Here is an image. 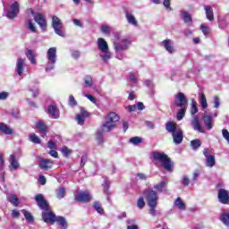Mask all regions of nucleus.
Listing matches in <instances>:
<instances>
[{"label":"nucleus","instance_id":"nucleus-1","mask_svg":"<svg viewBox=\"0 0 229 229\" xmlns=\"http://www.w3.org/2000/svg\"><path fill=\"white\" fill-rule=\"evenodd\" d=\"M35 199L38 203V207H39L41 210H45L42 212L43 221L47 224L51 223L52 225H55V223H56V215L49 210V203H47V200H45L44 195L38 194L36 195Z\"/></svg>","mask_w":229,"mask_h":229},{"label":"nucleus","instance_id":"nucleus-2","mask_svg":"<svg viewBox=\"0 0 229 229\" xmlns=\"http://www.w3.org/2000/svg\"><path fill=\"white\" fill-rule=\"evenodd\" d=\"M120 117L117 114L111 112L108 113L105 118V123H102L100 130L103 133H108L117 127Z\"/></svg>","mask_w":229,"mask_h":229},{"label":"nucleus","instance_id":"nucleus-3","mask_svg":"<svg viewBox=\"0 0 229 229\" xmlns=\"http://www.w3.org/2000/svg\"><path fill=\"white\" fill-rule=\"evenodd\" d=\"M154 160L159 162L165 171H173V161L164 152H153Z\"/></svg>","mask_w":229,"mask_h":229},{"label":"nucleus","instance_id":"nucleus-4","mask_svg":"<svg viewBox=\"0 0 229 229\" xmlns=\"http://www.w3.org/2000/svg\"><path fill=\"white\" fill-rule=\"evenodd\" d=\"M47 66L46 72L53 71L55 69V64H56V47H50L47 52Z\"/></svg>","mask_w":229,"mask_h":229},{"label":"nucleus","instance_id":"nucleus-5","mask_svg":"<svg viewBox=\"0 0 229 229\" xmlns=\"http://www.w3.org/2000/svg\"><path fill=\"white\" fill-rule=\"evenodd\" d=\"M131 46V41L128 38H123L121 41H114V48L116 53H123Z\"/></svg>","mask_w":229,"mask_h":229},{"label":"nucleus","instance_id":"nucleus-6","mask_svg":"<svg viewBox=\"0 0 229 229\" xmlns=\"http://www.w3.org/2000/svg\"><path fill=\"white\" fill-rule=\"evenodd\" d=\"M148 205H158V194L153 190H145L143 192Z\"/></svg>","mask_w":229,"mask_h":229},{"label":"nucleus","instance_id":"nucleus-7","mask_svg":"<svg viewBox=\"0 0 229 229\" xmlns=\"http://www.w3.org/2000/svg\"><path fill=\"white\" fill-rule=\"evenodd\" d=\"M52 27L54 28L55 33H56V35H59V37H65L64 30H62V28H64L62 20H60V18L57 16H52Z\"/></svg>","mask_w":229,"mask_h":229},{"label":"nucleus","instance_id":"nucleus-8","mask_svg":"<svg viewBox=\"0 0 229 229\" xmlns=\"http://www.w3.org/2000/svg\"><path fill=\"white\" fill-rule=\"evenodd\" d=\"M19 12H21V4L19 2H14L7 9L6 17L8 19H15L19 15Z\"/></svg>","mask_w":229,"mask_h":229},{"label":"nucleus","instance_id":"nucleus-9","mask_svg":"<svg viewBox=\"0 0 229 229\" xmlns=\"http://www.w3.org/2000/svg\"><path fill=\"white\" fill-rule=\"evenodd\" d=\"M187 103L188 100L187 98H185V94H183L182 92H179L177 95H175V106H177L178 108H183L187 106Z\"/></svg>","mask_w":229,"mask_h":229},{"label":"nucleus","instance_id":"nucleus-10","mask_svg":"<svg viewBox=\"0 0 229 229\" xmlns=\"http://www.w3.org/2000/svg\"><path fill=\"white\" fill-rule=\"evenodd\" d=\"M90 114L85 110V108L81 107V114H77L75 116V120L77 121V124H80V126H83L85 124V119L89 117Z\"/></svg>","mask_w":229,"mask_h":229},{"label":"nucleus","instance_id":"nucleus-11","mask_svg":"<svg viewBox=\"0 0 229 229\" xmlns=\"http://www.w3.org/2000/svg\"><path fill=\"white\" fill-rule=\"evenodd\" d=\"M217 199H218V201H220L223 205H228L229 191L225 189L218 190Z\"/></svg>","mask_w":229,"mask_h":229},{"label":"nucleus","instance_id":"nucleus-12","mask_svg":"<svg viewBox=\"0 0 229 229\" xmlns=\"http://www.w3.org/2000/svg\"><path fill=\"white\" fill-rule=\"evenodd\" d=\"M92 199V195L89 191H82L75 196V200L79 203H89Z\"/></svg>","mask_w":229,"mask_h":229},{"label":"nucleus","instance_id":"nucleus-13","mask_svg":"<svg viewBox=\"0 0 229 229\" xmlns=\"http://www.w3.org/2000/svg\"><path fill=\"white\" fill-rule=\"evenodd\" d=\"M9 162H10V165H9L10 171H17L19 167H21V164L19 163V160L13 154L10 155Z\"/></svg>","mask_w":229,"mask_h":229},{"label":"nucleus","instance_id":"nucleus-14","mask_svg":"<svg viewBox=\"0 0 229 229\" xmlns=\"http://www.w3.org/2000/svg\"><path fill=\"white\" fill-rule=\"evenodd\" d=\"M191 126L195 131L205 133V131L203 130V127H201V123H199V118H198V116H192Z\"/></svg>","mask_w":229,"mask_h":229},{"label":"nucleus","instance_id":"nucleus-15","mask_svg":"<svg viewBox=\"0 0 229 229\" xmlns=\"http://www.w3.org/2000/svg\"><path fill=\"white\" fill-rule=\"evenodd\" d=\"M173 40L171 39H165L162 42L163 47L165 49V51H167V53H170V55H173L176 52L174 47H173Z\"/></svg>","mask_w":229,"mask_h":229},{"label":"nucleus","instance_id":"nucleus-16","mask_svg":"<svg viewBox=\"0 0 229 229\" xmlns=\"http://www.w3.org/2000/svg\"><path fill=\"white\" fill-rule=\"evenodd\" d=\"M24 64H26V58H19L16 61V72L19 76H22L24 72Z\"/></svg>","mask_w":229,"mask_h":229},{"label":"nucleus","instance_id":"nucleus-17","mask_svg":"<svg viewBox=\"0 0 229 229\" xmlns=\"http://www.w3.org/2000/svg\"><path fill=\"white\" fill-rule=\"evenodd\" d=\"M34 21L35 22H37V24H38L39 28H41V30H46V19L44 18V16L41 13H36L34 15Z\"/></svg>","mask_w":229,"mask_h":229},{"label":"nucleus","instance_id":"nucleus-18","mask_svg":"<svg viewBox=\"0 0 229 229\" xmlns=\"http://www.w3.org/2000/svg\"><path fill=\"white\" fill-rule=\"evenodd\" d=\"M53 161L51 159H41L38 163V165L40 169H43V171H48V169H51L53 167Z\"/></svg>","mask_w":229,"mask_h":229},{"label":"nucleus","instance_id":"nucleus-19","mask_svg":"<svg viewBox=\"0 0 229 229\" xmlns=\"http://www.w3.org/2000/svg\"><path fill=\"white\" fill-rule=\"evenodd\" d=\"M98 47L100 51V53H106L108 51V43H106V40L103 38H98Z\"/></svg>","mask_w":229,"mask_h":229},{"label":"nucleus","instance_id":"nucleus-20","mask_svg":"<svg viewBox=\"0 0 229 229\" xmlns=\"http://www.w3.org/2000/svg\"><path fill=\"white\" fill-rule=\"evenodd\" d=\"M172 135L174 144H182L183 140V131H182V129L177 130Z\"/></svg>","mask_w":229,"mask_h":229},{"label":"nucleus","instance_id":"nucleus-21","mask_svg":"<svg viewBox=\"0 0 229 229\" xmlns=\"http://www.w3.org/2000/svg\"><path fill=\"white\" fill-rule=\"evenodd\" d=\"M36 127L39 130L41 137H46L47 135V125L42 121L36 122Z\"/></svg>","mask_w":229,"mask_h":229},{"label":"nucleus","instance_id":"nucleus-22","mask_svg":"<svg viewBox=\"0 0 229 229\" xmlns=\"http://www.w3.org/2000/svg\"><path fill=\"white\" fill-rule=\"evenodd\" d=\"M203 121L207 130H212V128L214 127V119H212V116L208 114H204Z\"/></svg>","mask_w":229,"mask_h":229},{"label":"nucleus","instance_id":"nucleus-23","mask_svg":"<svg viewBox=\"0 0 229 229\" xmlns=\"http://www.w3.org/2000/svg\"><path fill=\"white\" fill-rule=\"evenodd\" d=\"M125 17L127 19L128 24H131V26H134L137 28L139 26V21H137V18H135V15H133L131 13H126Z\"/></svg>","mask_w":229,"mask_h":229},{"label":"nucleus","instance_id":"nucleus-24","mask_svg":"<svg viewBox=\"0 0 229 229\" xmlns=\"http://www.w3.org/2000/svg\"><path fill=\"white\" fill-rule=\"evenodd\" d=\"M165 130L169 131V133H175L176 131H178V130H180V128L178 127V125L176 123H174V122H168L165 124Z\"/></svg>","mask_w":229,"mask_h":229},{"label":"nucleus","instance_id":"nucleus-25","mask_svg":"<svg viewBox=\"0 0 229 229\" xmlns=\"http://www.w3.org/2000/svg\"><path fill=\"white\" fill-rule=\"evenodd\" d=\"M48 114L49 115H51L53 119H58V117H60V113L58 112V109L55 106H48Z\"/></svg>","mask_w":229,"mask_h":229},{"label":"nucleus","instance_id":"nucleus-26","mask_svg":"<svg viewBox=\"0 0 229 229\" xmlns=\"http://www.w3.org/2000/svg\"><path fill=\"white\" fill-rule=\"evenodd\" d=\"M204 10L206 12V17L208 21H214V11L212 10V6L210 5H205Z\"/></svg>","mask_w":229,"mask_h":229},{"label":"nucleus","instance_id":"nucleus-27","mask_svg":"<svg viewBox=\"0 0 229 229\" xmlns=\"http://www.w3.org/2000/svg\"><path fill=\"white\" fill-rule=\"evenodd\" d=\"M0 131L4 133L5 135H13V130L4 123H0Z\"/></svg>","mask_w":229,"mask_h":229},{"label":"nucleus","instance_id":"nucleus-28","mask_svg":"<svg viewBox=\"0 0 229 229\" xmlns=\"http://www.w3.org/2000/svg\"><path fill=\"white\" fill-rule=\"evenodd\" d=\"M55 223L60 226L62 229H67V220L64 216H57L55 218Z\"/></svg>","mask_w":229,"mask_h":229},{"label":"nucleus","instance_id":"nucleus-29","mask_svg":"<svg viewBox=\"0 0 229 229\" xmlns=\"http://www.w3.org/2000/svg\"><path fill=\"white\" fill-rule=\"evenodd\" d=\"M181 15L182 17V21L186 23V24H192V16L190 15L189 13L182 11L181 13Z\"/></svg>","mask_w":229,"mask_h":229},{"label":"nucleus","instance_id":"nucleus-30","mask_svg":"<svg viewBox=\"0 0 229 229\" xmlns=\"http://www.w3.org/2000/svg\"><path fill=\"white\" fill-rule=\"evenodd\" d=\"M99 56L101 58V60H103L105 62V64H106L108 62V60H110V58H112V53H110V51H108V50L106 52H100Z\"/></svg>","mask_w":229,"mask_h":229},{"label":"nucleus","instance_id":"nucleus-31","mask_svg":"<svg viewBox=\"0 0 229 229\" xmlns=\"http://www.w3.org/2000/svg\"><path fill=\"white\" fill-rule=\"evenodd\" d=\"M92 85H94V81L92 80V77L90 76L84 77V84H83L84 89H90Z\"/></svg>","mask_w":229,"mask_h":229},{"label":"nucleus","instance_id":"nucleus-32","mask_svg":"<svg viewBox=\"0 0 229 229\" xmlns=\"http://www.w3.org/2000/svg\"><path fill=\"white\" fill-rule=\"evenodd\" d=\"M200 106L202 107V110H207V108H208V103L207 102L205 93H200Z\"/></svg>","mask_w":229,"mask_h":229},{"label":"nucleus","instance_id":"nucleus-33","mask_svg":"<svg viewBox=\"0 0 229 229\" xmlns=\"http://www.w3.org/2000/svg\"><path fill=\"white\" fill-rule=\"evenodd\" d=\"M168 182L167 181H162L160 182L158 184H156L154 186V189L157 191V192H162L164 191V189L165 188V186L167 185Z\"/></svg>","mask_w":229,"mask_h":229},{"label":"nucleus","instance_id":"nucleus-34","mask_svg":"<svg viewBox=\"0 0 229 229\" xmlns=\"http://www.w3.org/2000/svg\"><path fill=\"white\" fill-rule=\"evenodd\" d=\"M175 207L179 208V210H185L186 205L184 204L183 200L180 197H178L174 201Z\"/></svg>","mask_w":229,"mask_h":229},{"label":"nucleus","instance_id":"nucleus-35","mask_svg":"<svg viewBox=\"0 0 229 229\" xmlns=\"http://www.w3.org/2000/svg\"><path fill=\"white\" fill-rule=\"evenodd\" d=\"M206 165L207 167H214L216 165V157L210 156L206 157Z\"/></svg>","mask_w":229,"mask_h":229},{"label":"nucleus","instance_id":"nucleus-36","mask_svg":"<svg viewBox=\"0 0 229 229\" xmlns=\"http://www.w3.org/2000/svg\"><path fill=\"white\" fill-rule=\"evenodd\" d=\"M200 30L202 31L203 35H205V37H207V35H210V27H208V25L206 23H202L200 25Z\"/></svg>","mask_w":229,"mask_h":229},{"label":"nucleus","instance_id":"nucleus-37","mask_svg":"<svg viewBox=\"0 0 229 229\" xmlns=\"http://www.w3.org/2000/svg\"><path fill=\"white\" fill-rule=\"evenodd\" d=\"M55 194L58 199H62L63 198H65V188H59L55 190Z\"/></svg>","mask_w":229,"mask_h":229},{"label":"nucleus","instance_id":"nucleus-38","mask_svg":"<svg viewBox=\"0 0 229 229\" xmlns=\"http://www.w3.org/2000/svg\"><path fill=\"white\" fill-rule=\"evenodd\" d=\"M22 214H23L25 219L28 221V223H33V221H35V218L33 217L31 213L23 209Z\"/></svg>","mask_w":229,"mask_h":229},{"label":"nucleus","instance_id":"nucleus-39","mask_svg":"<svg viewBox=\"0 0 229 229\" xmlns=\"http://www.w3.org/2000/svg\"><path fill=\"white\" fill-rule=\"evenodd\" d=\"M220 221H222L225 226H229V213H223L220 216Z\"/></svg>","mask_w":229,"mask_h":229},{"label":"nucleus","instance_id":"nucleus-40","mask_svg":"<svg viewBox=\"0 0 229 229\" xmlns=\"http://www.w3.org/2000/svg\"><path fill=\"white\" fill-rule=\"evenodd\" d=\"M185 112H187V109H185V107H181V109L177 112V121H182V119L185 117Z\"/></svg>","mask_w":229,"mask_h":229},{"label":"nucleus","instance_id":"nucleus-41","mask_svg":"<svg viewBox=\"0 0 229 229\" xmlns=\"http://www.w3.org/2000/svg\"><path fill=\"white\" fill-rule=\"evenodd\" d=\"M26 56L31 64H37V60L35 59V55H33V51L28 50L27 53H26Z\"/></svg>","mask_w":229,"mask_h":229},{"label":"nucleus","instance_id":"nucleus-42","mask_svg":"<svg viewBox=\"0 0 229 229\" xmlns=\"http://www.w3.org/2000/svg\"><path fill=\"white\" fill-rule=\"evenodd\" d=\"M100 30L102 33H104V35H110V33L112 32V28H110V26L108 25H102L100 28Z\"/></svg>","mask_w":229,"mask_h":229},{"label":"nucleus","instance_id":"nucleus-43","mask_svg":"<svg viewBox=\"0 0 229 229\" xmlns=\"http://www.w3.org/2000/svg\"><path fill=\"white\" fill-rule=\"evenodd\" d=\"M93 207H94L95 210L98 212V214H104L105 213V210L103 209V207L101 206V203L95 202L93 204Z\"/></svg>","mask_w":229,"mask_h":229},{"label":"nucleus","instance_id":"nucleus-44","mask_svg":"<svg viewBox=\"0 0 229 229\" xmlns=\"http://www.w3.org/2000/svg\"><path fill=\"white\" fill-rule=\"evenodd\" d=\"M157 204L148 205V207H149L148 214H150V216H152L153 217H155V216H157Z\"/></svg>","mask_w":229,"mask_h":229},{"label":"nucleus","instance_id":"nucleus-45","mask_svg":"<svg viewBox=\"0 0 229 229\" xmlns=\"http://www.w3.org/2000/svg\"><path fill=\"white\" fill-rule=\"evenodd\" d=\"M27 28H28V30L32 31V33H37V28L35 27V23H33V21H31V20H28Z\"/></svg>","mask_w":229,"mask_h":229},{"label":"nucleus","instance_id":"nucleus-46","mask_svg":"<svg viewBox=\"0 0 229 229\" xmlns=\"http://www.w3.org/2000/svg\"><path fill=\"white\" fill-rule=\"evenodd\" d=\"M103 133L105 132H102L101 130H98L97 131L96 137H97L98 146H101L103 144Z\"/></svg>","mask_w":229,"mask_h":229},{"label":"nucleus","instance_id":"nucleus-47","mask_svg":"<svg viewBox=\"0 0 229 229\" xmlns=\"http://www.w3.org/2000/svg\"><path fill=\"white\" fill-rule=\"evenodd\" d=\"M9 201L10 203H12V205H13L14 207H18L19 206V198H17L15 195H11L9 197Z\"/></svg>","mask_w":229,"mask_h":229},{"label":"nucleus","instance_id":"nucleus-48","mask_svg":"<svg viewBox=\"0 0 229 229\" xmlns=\"http://www.w3.org/2000/svg\"><path fill=\"white\" fill-rule=\"evenodd\" d=\"M191 146L192 149H198V148L201 147V141L199 140H193L191 141Z\"/></svg>","mask_w":229,"mask_h":229},{"label":"nucleus","instance_id":"nucleus-49","mask_svg":"<svg viewBox=\"0 0 229 229\" xmlns=\"http://www.w3.org/2000/svg\"><path fill=\"white\" fill-rule=\"evenodd\" d=\"M195 114H198V103L196 101L192 100L191 114L194 115Z\"/></svg>","mask_w":229,"mask_h":229},{"label":"nucleus","instance_id":"nucleus-50","mask_svg":"<svg viewBox=\"0 0 229 229\" xmlns=\"http://www.w3.org/2000/svg\"><path fill=\"white\" fill-rule=\"evenodd\" d=\"M30 140L34 144H40V138H38V136H37L36 134H31L30 136Z\"/></svg>","mask_w":229,"mask_h":229},{"label":"nucleus","instance_id":"nucleus-51","mask_svg":"<svg viewBox=\"0 0 229 229\" xmlns=\"http://www.w3.org/2000/svg\"><path fill=\"white\" fill-rule=\"evenodd\" d=\"M130 142L131 144H140V142H142V139L140 137H133L130 139Z\"/></svg>","mask_w":229,"mask_h":229},{"label":"nucleus","instance_id":"nucleus-52","mask_svg":"<svg viewBox=\"0 0 229 229\" xmlns=\"http://www.w3.org/2000/svg\"><path fill=\"white\" fill-rule=\"evenodd\" d=\"M137 207L138 208H144V207H146V202H144V198L140 197L139 199H138V202H137Z\"/></svg>","mask_w":229,"mask_h":229},{"label":"nucleus","instance_id":"nucleus-53","mask_svg":"<svg viewBox=\"0 0 229 229\" xmlns=\"http://www.w3.org/2000/svg\"><path fill=\"white\" fill-rule=\"evenodd\" d=\"M128 226L127 229H139V225H133V223H135V220H128Z\"/></svg>","mask_w":229,"mask_h":229},{"label":"nucleus","instance_id":"nucleus-54","mask_svg":"<svg viewBox=\"0 0 229 229\" xmlns=\"http://www.w3.org/2000/svg\"><path fill=\"white\" fill-rule=\"evenodd\" d=\"M129 79L131 83H134V85H137V83H139V80L137 79V75H135V73H130Z\"/></svg>","mask_w":229,"mask_h":229},{"label":"nucleus","instance_id":"nucleus-55","mask_svg":"<svg viewBox=\"0 0 229 229\" xmlns=\"http://www.w3.org/2000/svg\"><path fill=\"white\" fill-rule=\"evenodd\" d=\"M226 21V18H222L218 20V24H219V28L220 30H225V28H226V23H225Z\"/></svg>","mask_w":229,"mask_h":229},{"label":"nucleus","instance_id":"nucleus-56","mask_svg":"<svg viewBox=\"0 0 229 229\" xmlns=\"http://www.w3.org/2000/svg\"><path fill=\"white\" fill-rule=\"evenodd\" d=\"M83 96H84V98H87V99L91 101V103H94V105H96V103H98V100L92 95L84 93Z\"/></svg>","mask_w":229,"mask_h":229},{"label":"nucleus","instance_id":"nucleus-57","mask_svg":"<svg viewBox=\"0 0 229 229\" xmlns=\"http://www.w3.org/2000/svg\"><path fill=\"white\" fill-rule=\"evenodd\" d=\"M64 157H69V155H71L72 151L71 149H69L67 147H64L62 149H61Z\"/></svg>","mask_w":229,"mask_h":229},{"label":"nucleus","instance_id":"nucleus-58","mask_svg":"<svg viewBox=\"0 0 229 229\" xmlns=\"http://www.w3.org/2000/svg\"><path fill=\"white\" fill-rule=\"evenodd\" d=\"M10 93L6 91L0 92V100L4 101V99H8Z\"/></svg>","mask_w":229,"mask_h":229},{"label":"nucleus","instance_id":"nucleus-59","mask_svg":"<svg viewBox=\"0 0 229 229\" xmlns=\"http://www.w3.org/2000/svg\"><path fill=\"white\" fill-rule=\"evenodd\" d=\"M222 135L224 137V139H225V140H227V142L229 143V131L226 129H223L222 130Z\"/></svg>","mask_w":229,"mask_h":229},{"label":"nucleus","instance_id":"nucleus-60","mask_svg":"<svg viewBox=\"0 0 229 229\" xmlns=\"http://www.w3.org/2000/svg\"><path fill=\"white\" fill-rule=\"evenodd\" d=\"M4 168V155L0 153V171Z\"/></svg>","mask_w":229,"mask_h":229},{"label":"nucleus","instance_id":"nucleus-61","mask_svg":"<svg viewBox=\"0 0 229 229\" xmlns=\"http://www.w3.org/2000/svg\"><path fill=\"white\" fill-rule=\"evenodd\" d=\"M214 105L215 108H219L221 105V101L219 100V97H214Z\"/></svg>","mask_w":229,"mask_h":229},{"label":"nucleus","instance_id":"nucleus-62","mask_svg":"<svg viewBox=\"0 0 229 229\" xmlns=\"http://www.w3.org/2000/svg\"><path fill=\"white\" fill-rule=\"evenodd\" d=\"M72 56L74 58V60H78V58H80L81 56L80 51H76V50L72 51Z\"/></svg>","mask_w":229,"mask_h":229},{"label":"nucleus","instance_id":"nucleus-63","mask_svg":"<svg viewBox=\"0 0 229 229\" xmlns=\"http://www.w3.org/2000/svg\"><path fill=\"white\" fill-rule=\"evenodd\" d=\"M69 99H70V105L72 106H76L77 102H76V99H74V97L72 95H70Z\"/></svg>","mask_w":229,"mask_h":229},{"label":"nucleus","instance_id":"nucleus-64","mask_svg":"<svg viewBox=\"0 0 229 229\" xmlns=\"http://www.w3.org/2000/svg\"><path fill=\"white\" fill-rule=\"evenodd\" d=\"M189 183H191L189 177H187L186 175H184L182 177V184H184L185 186L189 185Z\"/></svg>","mask_w":229,"mask_h":229}]
</instances>
